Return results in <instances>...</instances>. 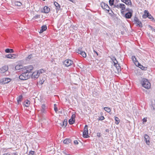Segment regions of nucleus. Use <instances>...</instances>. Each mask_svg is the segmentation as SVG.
<instances>
[{
	"label": "nucleus",
	"instance_id": "obj_57",
	"mask_svg": "<svg viewBox=\"0 0 155 155\" xmlns=\"http://www.w3.org/2000/svg\"><path fill=\"white\" fill-rule=\"evenodd\" d=\"M106 132H109V130L108 129H106L105 130Z\"/></svg>",
	"mask_w": 155,
	"mask_h": 155
},
{
	"label": "nucleus",
	"instance_id": "obj_52",
	"mask_svg": "<svg viewBox=\"0 0 155 155\" xmlns=\"http://www.w3.org/2000/svg\"><path fill=\"white\" fill-rule=\"evenodd\" d=\"M74 144L76 145L78 144V143L77 140H75L74 141Z\"/></svg>",
	"mask_w": 155,
	"mask_h": 155
},
{
	"label": "nucleus",
	"instance_id": "obj_7",
	"mask_svg": "<svg viewBox=\"0 0 155 155\" xmlns=\"http://www.w3.org/2000/svg\"><path fill=\"white\" fill-rule=\"evenodd\" d=\"M64 64L66 67H69L73 63V61L70 60H66L64 61Z\"/></svg>",
	"mask_w": 155,
	"mask_h": 155
},
{
	"label": "nucleus",
	"instance_id": "obj_27",
	"mask_svg": "<svg viewBox=\"0 0 155 155\" xmlns=\"http://www.w3.org/2000/svg\"><path fill=\"white\" fill-rule=\"evenodd\" d=\"M83 136L85 138L88 137H89L88 135V132H83Z\"/></svg>",
	"mask_w": 155,
	"mask_h": 155
},
{
	"label": "nucleus",
	"instance_id": "obj_4",
	"mask_svg": "<svg viewBox=\"0 0 155 155\" xmlns=\"http://www.w3.org/2000/svg\"><path fill=\"white\" fill-rule=\"evenodd\" d=\"M101 5L103 9L107 11L108 12H109L110 8L107 4L102 2L101 3Z\"/></svg>",
	"mask_w": 155,
	"mask_h": 155
},
{
	"label": "nucleus",
	"instance_id": "obj_48",
	"mask_svg": "<svg viewBox=\"0 0 155 155\" xmlns=\"http://www.w3.org/2000/svg\"><path fill=\"white\" fill-rule=\"evenodd\" d=\"M54 4L55 7H56L59 5V4L58 3L56 2H55Z\"/></svg>",
	"mask_w": 155,
	"mask_h": 155
},
{
	"label": "nucleus",
	"instance_id": "obj_49",
	"mask_svg": "<svg viewBox=\"0 0 155 155\" xmlns=\"http://www.w3.org/2000/svg\"><path fill=\"white\" fill-rule=\"evenodd\" d=\"M35 152L33 151H30V153L31 155H34L35 153Z\"/></svg>",
	"mask_w": 155,
	"mask_h": 155
},
{
	"label": "nucleus",
	"instance_id": "obj_23",
	"mask_svg": "<svg viewBox=\"0 0 155 155\" xmlns=\"http://www.w3.org/2000/svg\"><path fill=\"white\" fill-rule=\"evenodd\" d=\"M151 108H153V110H155V100H152L151 101Z\"/></svg>",
	"mask_w": 155,
	"mask_h": 155
},
{
	"label": "nucleus",
	"instance_id": "obj_51",
	"mask_svg": "<svg viewBox=\"0 0 155 155\" xmlns=\"http://www.w3.org/2000/svg\"><path fill=\"white\" fill-rule=\"evenodd\" d=\"M97 136L98 137H100L101 136V133H97Z\"/></svg>",
	"mask_w": 155,
	"mask_h": 155
},
{
	"label": "nucleus",
	"instance_id": "obj_21",
	"mask_svg": "<svg viewBox=\"0 0 155 155\" xmlns=\"http://www.w3.org/2000/svg\"><path fill=\"white\" fill-rule=\"evenodd\" d=\"M71 142V140L69 139H66L63 141L64 143L65 144H68Z\"/></svg>",
	"mask_w": 155,
	"mask_h": 155
},
{
	"label": "nucleus",
	"instance_id": "obj_28",
	"mask_svg": "<svg viewBox=\"0 0 155 155\" xmlns=\"http://www.w3.org/2000/svg\"><path fill=\"white\" fill-rule=\"evenodd\" d=\"M113 62L114 63V65L115 67H116L117 69H119V67H120L119 66H117V65L119 66V64H118V61H113Z\"/></svg>",
	"mask_w": 155,
	"mask_h": 155
},
{
	"label": "nucleus",
	"instance_id": "obj_40",
	"mask_svg": "<svg viewBox=\"0 0 155 155\" xmlns=\"http://www.w3.org/2000/svg\"><path fill=\"white\" fill-rule=\"evenodd\" d=\"M147 17H148L151 20L154 19L153 17L150 14H149L148 15H147Z\"/></svg>",
	"mask_w": 155,
	"mask_h": 155
},
{
	"label": "nucleus",
	"instance_id": "obj_29",
	"mask_svg": "<svg viewBox=\"0 0 155 155\" xmlns=\"http://www.w3.org/2000/svg\"><path fill=\"white\" fill-rule=\"evenodd\" d=\"M33 58L32 54H30L26 58L25 60L26 61H28L31 59L32 58Z\"/></svg>",
	"mask_w": 155,
	"mask_h": 155
},
{
	"label": "nucleus",
	"instance_id": "obj_8",
	"mask_svg": "<svg viewBox=\"0 0 155 155\" xmlns=\"http://www.w3.org/2000/svg\"><path fill=\"white\" fill-rule=\"evenodd\" d=\"M75 115L74 114L72 115L71 117V118L68 121L69 123L70 124H72L74 123L75 118Z\"/></svg>",
	"mask_w": 155,
	"mask_h": 155
},
{
	"label": "nucleus",
	"instance_id": "obj_44",
	"mask_svg": "<svg viewBox=\"0 0 155 155\" xmlns=\"http://www.w3.org/2000/svg\"><path fill=\"white\" fill-rule=\"evenodd\" d=\"M104 119V116H101V117H99V120H102Z\"/></svg>",
	"mask_w": 155,
	"mask_h": 155
},
{
	"label": "nucleus",
	"instance_id": "obj_43",
	"mask_svg": "<svg viewBox=\"0 0 155 155\" xmlns=\"http://www.w3.org/2000/svg\"><path fill=\"white\" fill-rule=\"evenodd\" d=\"M147 117L144 118L142 119V121L143 123H144L146 122L147 121Z\"/></svg>",
	"mask_w": 155,
	"mask_h": 155
},
{
	"label": "nucleus",
	"instance_id": "obj_54",
	"mask_svg": "<svg viewBox=\"0 0 155 155\" xmlns=\"http://www.w3.org/2000/svg\"><path fill=\"white\" fill-rule=\"evenodd\" d=\"M43 31H44L41 29V30H40V31L39 32L40 33H42Z\"/></svg>",
	"mask_w": 155,
	"mask_h": 155
},
{
	"label": "nucleus",
	"instance_id": "obj_41",
	"mask_svg": "<svg viewBox=\"0 0 155 155\" xmlns=\"http://www.w3.org/2000/svg\"><path fill=\"white\" fill-rule=\"evenodd\" d=\"M120 4L114 5V7H116L118 8H120V6L119 5Z\"/></svg>",
	"mask_w": 155,
	"mask_h": 155
},
{
	"label": "nucleus",
	"instance_id": "obj_38",
	"mask_svg": "<svg viewBox=\"0 0 155 155\" xmlns=\"http://www.w3.org/2000/svg\"><path fill=\"white\" fill-rule=\"evenodd\" d=\"M81 48H79L78 49L76 50V51L77 53H78L79 54H81L82 52V51L81 50Z\"/></svg>",
	"mask_w": 155,
	"mask_h": 155
},
{
	"label": "nucleus",
	"instance_id": "obj_1",
	"mask_svg": "<svg viewBox=\"0 0 155 155\" xmlns=\"http://www.w3.org/2000/svg\"><path fill=\"white\" fill-rule=\"evenodd\" d=\"M141 83L143 87L149 89L151 85L150 83L146 79H142L141 81Z\"/></svg>",
	"mask_w": 155,
	"mask_h": 155
},
{
	"label": "nucleus",
	"instance_id": "obj_3",
	"mask_svg": "<svg viewBox=\"0 0 155 155\" xmlns=\"http://www.w3.org/2000/svg\"><path fill=\"white\" fill-rule=\"evenodd\" d=\"M33 67L32 65L24 67L22 70V72H25L26 73L29 74H31V71L33 70Z\"/></svg>",
	"mask_w": 155,
	"mask_h": 155
},
{
	"label": "nucleus",
	"instance_id": "obj_10",
	"mask_svg": "<svg viewBox=\"0 0 155 155\" xmlns=\"http://www.w3.org/2000/svg\"><path fill=\"white\" fill-rule=\"evenodd\" d=\"M50 11V8H49L48 6H45L41 11V12L46 13H48Z\"/></svg>",
	"mask_w": 155,
	"mask_h": 155
},
{
	"label": "nucleus",
	"instance_id": "obj_32",
	"mask_svg": "<svg viewBox=\"0 0 155 155\" xmlns=\"http://www.w3.org/2000/svg\"><path fill=\"white\" fill-rule=\"evenodd\" d=\"M40 15H35V16H34V17L32 18V20H34L36 19L39 18H40Z\"/></svg>",
	"mask_w": 155,
	"mask_h": 155
},
{
	"label": "nucleus",
	"instance_id": "obj_14",
	"mask_svg": "<svg viewBox=\"0 0 155 155\" xmlns=\"http://www.w3.org/2000/svg\"><path fill=\"white\" fill-rule=\"evenodd\" d=\"M121 1L128 5H131V2L130 0H121Z\"/></svg>",
	"mask_w": 155,
	"mask_h": 155
},
{
	"label": "nucleus",
	"instance_id": "obj_47",
	"mask_svg": "<svg viewBox=\"0 0 155 155\" xmlns=\"http://www.w3.org/2000/svg\"><path fill=\"white\" fill-rule=\"evenodd\" d=\"M56 105L55 104H54V110L56 112L58 111V109L55 106Z\"/></svg>",
	"mask_w": 155,
	"mask_h": 155
},
{
	"label": "nucleus",
	"instance_id": "obj_35",
	"mask_svg": "<svg viewBox=\"0 0 155 155\" xmlns=\"http://www.w3.org/2000/svg\"><path fill=\"white\" fill-rule=\"evenodd\" d=\"M41 29L44 31L46 30L47 28V26L46 25H43L41 27Z\"/></svg>",
	"mask_w": 155,
	"mask_h": 155
},
{
	"label": "nucleus",
	"instance_id": "obj_45",
	"mask_svg": "<svg viewBox=\"0 0 155 155\" xmlns=\"http://www.w3.org/2000/svg\"><path fill=\"white\" fill-rule=\"evenodd\" d=\"M132 58L133 61H136V58L134 56H132Z\"/></svg>",
	"mask_w": 155,
	"mask_h": 155
},
{
	"label": "nucleus",
	"instance_id": "obj_16",
	"mask_svg": "<svg viewBox=\"0 0 155 155\" xmlns=\"http://www.w3.org/2000/svg\"><path fill=\"white\" fill-rule=\"evenodd\" d=\"M24 68L23 66L21 65H17L15 67V69L17 70H18L21 69L23 70Z\"/></svg>",
	"mask_w": 155,
	"mask_h": 155
},
{
	"label": "nucleus",
	"instance_id": "obj_33",
	"mask_svg": "<svg viewBox=\"0 0 155 155\" xmlns=\"http://www.w3.org/2000/svg\"><path fill=\"white\" fill-rule=\"evenodd\" d=\"M114 0H109V5L110 6H112L113 5H114Z\"/></svg>",
	"mask_w": 155,
	"mask_h": 155
},
{
	"label": "nucleus",
	"instance_id": "obj_37",
	"mask_svg": "<svg viewBox=\"0 0 155 155\" xmlns=\"http://www.w3.org/2000/svg\"><path fill=\"white\" fill-rule=\"evenodd\" d=\"M15 4L16 5L20 6L21 5V3L19 2H15Z\"/></svg>",
	"mask_w": 155,
	"mask_h": 155
},
{
	"label": "nucleus",
	"instance_id": "obj_42",
	"mask_svg": "<svg viewBox=\"0 0 155 155\" xmlns=\"http://www.w3.org/2000/svg\"><path fill=\"white\" fill-rule=\"evenodd\" d=\"M110 59L113 62L114 61H117V60L116 59V58L114 57H111Z\"/></svg>",
	"mask_w": 155,
	"mask_h": 155
},
{
	"label": "nucleus",
	"instance_id": "obj_59",
	"mask_svg": "<svg viewBox=\"0 0 155 155\" xmlns=\"http://www.w3.org/2000/svg\"><path fill=\"white\" fill-rule=\"evenodd\" d=\"M126 11H129V8H127V9H126Z\"/></svg>",
	"mask_w": 155,
	"mask_h": 155
},
{
	"label": "nucleus",
	"instance_id": "obj_46",
	"mask_svg": "<svg viewBox=\"0 0 155 155\" xmlns=\"http://www.w3.org/2000/svg\"><path fill=\"white\" fill-rule=\"evenodd\" d=\"M149 27L151 29L152 31L155 32V29L153 28L152 26L150 25H149Z\"/></svg>",
	"mask_w": 155,
	"mask_h": 155
},
{
	"label": "nucleus",
	"instance_id": "obj_20",
	"mask_svg": "<svg viewBox=\"0 0 155 155\" xmlns=\"http://www.w3.org/2000/svg\"><path fill=\"white\" fill-rule=\"evenodd\" d=\"M5 52L7 53H12L14 52L13 49L7 48L5 50Z\"/></svg>",
	"mask_w": 155,
	"mask_h": 155
},
{
	"label": "nucleus",
	"instance_id": "obj_53",
	"mask_svg": "<svg viewBox=\"0 0 155 155\" xmlns=\"http://www.w3.org/2000/svg\"><path fill=\"white\" fill-rule=\"evenodd\" d=\"M94 53H95L97 54V56H98V53L97 51H95L94 50Z\"/></svg>",
	"mask_w": 155,
	"mask_h": 155
},
{
	"label": "nucleus",
	"instance_id": "obj_9",
	"mask_svg": "<svg viewBox=\"0 0 155 155\" xmlns=\"http://www.w3.org/2000/svg\"><path fill=\"white\" fill-rule=\"evenodd\" d=\"M8 70V67L7 66H5L0 68V72L4 73L7 71Z\"/></svg>",
	"mask_w": 155,
	"mask_h": 155
},
{
	"label": "nucleus",
	"instance_id": "obj_55",
	"mask_svg": "<svg viewBox=\"0 0 155 155\" xmlns=\"http://www.w3.org/2000/svg\"><path fill=\"white\" fill-rule=\"evenodd\" d=\"M3 155H10L9 153H5L3 154Z\"/></svg>",
	"mask_w": 155,
	"mask_h": 155
},
{
	"label": "nucleus",
	"instance_id": "obj_6",
	"mask_svg": "<svg viewBox=\"0 0 155 155\" xmlns=\"http://www.w3.org/2000/svg\"><path fill=\"white\" fill-rule=\"evenodd\" d=\"M39 71H40L35 72L32 74H31V75L30 76H31L32 78H34V79H36V78H38L39 76V74H40Z\"/></svg>",
	"mask_w": 155,
	"mask_h": 155
},
{
	"label": "nucleus",
	"instance_id": "obj_36",
	"mask_svg": "<svg viewBox=\"0 0 155 155\" xmlns=\"http://www.w3.org/2000/svg\"><path fill=\"white\" fill-rule=\"evenodd\" d=\"M83 132H88L87 125H85L84 127Z\"/></svg>",
	"mask_w": 155,
	"mask_h": 155
},
{
	"label": "nucleus",
	"instance_id": "obj_12",
	"mask_svg": "<svg viewBox=\"0 0 155 155\" xmlns=\"http://www.w3.org/2000/svg\"><path fill=\"white\" fill-rule=\"evenodd\" d=\"M144 138L145 139V140L146 141V143L149 145L150 143V141H149V136L147 134H145L144 136Z\"/></svg>",
	"mask_w": 155,
	"mask_h": 155
},
{
	"label": "nucleus",
	"instance_id": "obj_2",
	"mask_svg": "<svg viewBox=\"0 0 155 155\" xmlns=\"http://www.w3.org/2000/svg\"><path fill=\"white\" fill-rule=\"evenodd\" d=\"M23 72L19 76V79L21 80H25L28 79L29 78L31 74H29L25 72Z\"/></svg>",
	"mask_w": 155,
	"mask_h": 155
},
{
	"label": "nucleus",
	"instance_id": "obj_26",
	"mask_svg": "<svg viewBox=\"0 0 155 155\" xmlns=\"http://www.w3.org/2000/svg\"><path fill=\"white\" fill-rule=\"evenodd\" d=\"M30 104V101H25L24 104V105L26 107H28L29 106Z\"/></svg>",
	"mask_w": 155,
	"mask_h": 155
},
{
	"label": "nucleus",
	"instance_id": "obj_15",
	"mask_svg": "<svg viewBox=\"0 0 155 155\" xmlns=\"http://www.w3.org/2000/svg\"><path fill=\"white\" fill-rule=\"evenodd\" d=\"M132 15V13L131 12H129L126 13L125 17L126 18L129 19L131 18Z\"/></svg>",
	"mask_w": 155,
	"mask_h": 155
},
{
	"label": "nucleus",
	"instance_id": "obj_34",
	"mask_svg": "<svg viewBox=\"0 0 155 155\" xmlns=\"http://www.w3.org/2000/svg\"><path fill=\"white\" fill-rule=\"evenodd\" d=\"M56 7V12L57 13H58V12L59 11L61 10V8H60V5Z\"/></svg>",
	"mask_w": 155,
	"mask_h": 155
},
{
	"label": "nucleus",
	"instance_id": "obj_31",
	"mask_svg": "<svg viewBox=\"0 0 155 155\" xmlns=\"http://www.w3.org/2000/svg\"><path fill=\"white\" fill-rule=\"evenodd\" d=\"M104 109L107 112H108V113L110 112L111 111L110 109L108 107H104Z\"/></svg>",
	"mask_w": 155,
	"mask_h": 155
},
{
	"label": "nucleus",
	"instance_id": "obj_22",
	"mask_svg": "<svg viewBox=\"0 0 155 155\" xmlns=\"http://www.w3.org/2000/svg\"><path fill=\"white\" fill-rule=\"evenodd\" d=\"M17 102L18 104H19L21 102L22 99V95H20L17 98Z\"/></svg>",
	"mask_w": 155,
	"mask_h": 155
},
{
	"label": "nucleus",
	"instance_id": "obj_25",
	"mask_svg": "<svg viewBox=\"0 0 155 155\" xmlns=\"http://www.w3.org/2000/svg\"><path fill=\"white\" fill-rule=\"evenodd\" d=\"M138 67H139L142 70H146L147 68L143 67L139 63H138Z\"/></svg>",
	"mask_w": 155,
	"mask_h": 155
},
{
	"label": "nucleus",
	"instance_id": "obj_18",
	"mask_svg": "<svg viewBox=\"0 0 155 155\" xmlns=\"http://www.w3.org/2000/svg\"><path fill=\"white\" fill-rule=\"evenodd\" d=\"M120 8L121 9V12H124L123 11H122V10H124L125 9V5L123 4H120Z\"/></svg>",
	"mask_w": 155,
	"mask_h": 155
},
{
	"label": "nucleus",
	"instance_id": "obj_56",
	"mask_svg": "<svg viewBox=\"0 0 155 155\" xmlns=\"http://www.w3.org/2000/svg\"><path fill=\"white\" fill-rule=\"evenodd\" d=\"M12 155H18V154L16 153H13Z\"/></svg>",
	"mask_w": 155,
	"mask_h": 155
},
{
	"label": "nucleus",
	"instance_id": "obj_30",
	"mask_svg": "<svg viewBox=\"0 0 155 155\" xmlns=\"http://www.w3.org/2000/svg\"><path fill=\"white\" fill-rule=\"evenodd\" d=\"M115 120L116 121L115 123L116 124H118L120 122V120L119 118L117 117H115Z\"/></svg>",
	"mask_w": 155,
	"mask_h": 155
},
{
	"label": "nucleus",
	"instance_id": "obj_24",
	"mask_svg": "<svg viewBox=\"0 0 155 155\" xmlns=\"http://www.w3.org/2000/svg\"><path fill=\"white\" fill-rule=\"evenodd\" d=\"M45 106L44 104H42L41 106V111L42 113H45Z\"/></svg>",
	"mask_w": 155,
	"mask_h": 155
},
{
	"label": "nucleus",
	"instance_id": "obj_17",
	"mask_svg": "<svg viewBox=\"0 0 155 155\" xmlns=\"http://www.w3.org/2000/svg\"><path fill=\"white\" fill-rule=\"evenodd\" d=\"M67 120L66 119H65L63 122L62 124H60L62 127L64 126V127H65V126L67 125Z\"/></svg>",
	"mask_w": 155,
	"mask_h": 155
},
{
	"label": "nucleus",
	"instance_id": "obj_5",
	"mask_svg": "<svg viewBox=\"0 0 155 155\" xmlns=\"http://www.w3.org/2000/svg\"><path fill=\"white\" fill-rule=\"evenodd\" d=\"M134 23L136 24V25L138 26L139 27H142V23L139 21L138 19L136 17H135L134 19Z\"/></svg>",
	"mask_w": 155,
	"mask_h": 155
},
{
	"label": "nucleus",
	"instance_id": "obj_58",
	"mask_svg": "<svg viewBox=\"0 0 155 155\" xmlns=\"http://www.w3.org/2000/svg\"><path fill=\"white\" fill-rule=\"evenodd\" d=\"M41 81V84H42L44 82V81Z\"/></svg>",
	"mask_w": 155,
	"mask_h": 155
},
{
	"label": "nucleus",
	"instance_id": "obj_39",
	"mask_svg": "<svg viewBox=\"0 0 155 155\" xmlns=\"http://www.w3.org/2000/svg\"><path fill=\"white\" fill-rule=\"evenodd\" d=\"M81 55L84 58H85L86 57V53L84 51H82V52Z\"/></svg>",
	"mask_w": 155,
	"mask_h": 155
},
{
	"label": "nucleus",
	"instance_id": "obj_19",
	"mask_svg": "<svg viewBox=\"0 0 155 155\" xmlns=\"http://www.w3.org/2000/svg\"><path fill=\"white\" fill-rule=\"evenodd\" d=\"M144 14L143 15V18H145L147 17V16L150 14L148 12V11L145 10L144 11Z\"/></svg>",
	"mask_w": 155,
	"mask_h": 155
},
{
	"label": "nucleus",
	"instance_id": "obj_13",
	"mask_svg": "<svg viewBox=\"0 0 155 155\" xmlns=\"http://www.w3.org/2000/svg\"><path fill=\"white\" fill-rule=\"evenodd\" d=\"M11 81V79L8 78H4L2 79V82L5 84L8 83Z\"/></svg>",
	"mask_w": 155,
	"mask_h": 155
},
{
	"label": "nucleus",
	"instance_id": "obj_11",
	"mask_svg": "<svg viewBox=\"0 0 155 155\" xmlns=\"http://www.w3.org/2000/svg\"><path fill=\"white\" fill-rule=\"evenodd\" d=\"M5 58H7L12 59H14L16 58L15 55L14 54H8L5 55Z\"/></svg>",
	"mask_w": 155,
	"mask_h": 155
},
{
	"label": "nucleus",
	"instance_id": "obj_50",
	"mask_svg": "<svg viewBox=\"0 0 155 155\" xmlns=\"http://www.w3.org/2000/svg\"><path fill=\"white\" fill-rule=\"evenodd\" d=\"M38 71H40L39 72H40V74L44 72V70L43 69L40 70H39Z\"/></svg>",
	"mask_w": 155,
	"mask_h": 155
}]
</instances>
